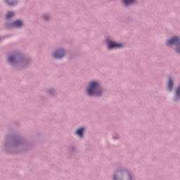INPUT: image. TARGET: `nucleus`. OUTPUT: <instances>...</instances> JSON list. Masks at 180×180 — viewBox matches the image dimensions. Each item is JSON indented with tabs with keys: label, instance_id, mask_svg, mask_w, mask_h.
<instances>
[{
	"label": "nucleus",
	"instance_id": "1",
	"mask_svg": "<svg viewBox=\"0 0 180 180\" xmlns=\"http://www.w3.org/2000/svg\"><path fill=\"white\" fill-rule=\"evenodd\" d=\"M88 95L90 96L96 95V96H101L102 94V89L96 81L91 82L89 88L86 89Z\"/></svg>",
	"mask_w": 180,
	"mask_h": 180
},
{
	"label": "nucleus",
	"instance_id": "2",
	"mask_svg": "<svg viewBox=\"0 0 180 180\" xmlns=\"http://www.w3.org/2000/svg\"><path fill=\"white\" fill-rule=\"evenodd\" d=\"M176 51L180 54V42H179V38L176 37H172L170 40L167 41V46H172V44H176Z\"/></svg>",
	"mask_w": 180,
	"mask_h": 180
},
{
	"label": "nucleus",
	"instance_id": "3",
	"mask_svg": "<svg viewBox=\"0 0 180 180\" xmlns=\"http://www.w3.org/2000/svg\"><path fill=\"white\" fill-rule=\"evenodd\" d=\"M106 43H108V49L110 50L112 49H120V48L123 47V44H117L116 42L109 41L108 40H106Z\"/></svg>",
	"mask_w": 180,
	"mask_h": 180
},
{
	"label": "nucleus",
	"instance_id": "4",
	"mask_svg": "<svg viewBox=\"0 0 180 180\" xmlns=\"http://www.w3.org/2000/svg\"><path fill=\"white\" fill-rule=\"evenodd\" d=\"M64 54H65L64 50L59 49L53 53V57H54V58H63V57H64Z\"/></svg>",
	"mask_w": 180,
	"mask_h": 180
},
{
	"label": "nucleus",
	"instance_id": "5",
	"mask_svg": "<svg viewBox=\"0 0 180 180\" xmlns=\"http://www.w3.org/2000/svg\"><path fill=\"white\" fill-rule=\"evenodd\" d=\"M23 25V22L20 20H16L14 22H13L12 26L14 27H22V25Z\"/></svg>",
	"mask_w": 180,
	"mask_h": 180
},
{
	"label": "nucleus",
	"instance_id": "6",
	"mask_svg": "<svg viewBox=\"0 0 180 180\" xmlns=\"http://www.w3.org/2000/svg\"><path fill=\"white\" fill-rule=\"evenodd\" d=\"M76 134L79 135V137H83L84 136V127L79 128L77 130Z\"/></svg>",
	"mask_w": 180,
	"mask_h": 180
},
{
	"label": "nucleus",
	"instance_id": "7",
	"mask_svg": "<svg viewBox=\"0 0 180 180\" xmlns=\"http://www.w3.org/2000/svg\"><path fill=\"white\" fill-rule=\"evenodd\" d=\"M13 16H15V13L8 12V13H7L6 18V19H11V18H13Z\"/></svg>",
	"mask_w": 180,
	"mask_h": 180
},
{
	"label": "nucleus",
	"instance_id": "8",
	"mask_svg": "<svg viewBox=\"0 0 180 180\" xmlns=\"http://www.w3.org/2000/svg\"><path fill=\"white\" fill-rule=\"evenodd\" d=\"M6 4H8V5H10L11 6H12V5H15V4H16V1L15 0H6Z\"/></svg>",
	"mask_w": 180,
	"mask_h": 180
},
{
	"label": "nucleus",
	"instance_id": "9",
	"mask_svg": "<svg viewBox=\"0 0 180 180\" xmlns=\"http://www.w3.org/2000/svg\"><path fill=\"white\" fill-rule=\"evenodd\" d=\"M172 86H174V83L172 82V80L170 79L168 82V89H169V91H172Z\"/></svg>",
	"mask_w": 180,
	"mask_h": 180
},
{
	"label": "nucleus",
	"instance_id": "10",
	"mask_svg": "<svg viewBox=\"0 0 180 180\" xmlns=\"http://www.w3.org/2000/svg\"><path fill=\"white\" fill-rule=\"evenodd\" d=\"M123 2L124 5H130V4H133L134 2V0H123Z\"/></svg>",
	"mask_w": 180,
	"mask_h": 180
},
{
	"label": "nucleus",
	"instance_id": "11",
	"mask_svg": "<svg viewBox=\"0 0 180 180\" xmlns=\"http://www.w3.org/2000/svg\"><path fill=\"white\" fill-rule=\"evenodd\" d=\"M9 63H15V58L13 56H10L8 58Z\"/></svg>",
	"mask_w": 180,
	"mask_h": 180
},
{
	"label": "nucleus",
	"instance_id": "12",
	"mask_svg": "<svg viewBox=\"0 0 180 180\" xmlns=\"http://www.w3.org/2000/svg\"><path fill=\"white\" fill-rule=\"evenodd\" d=\"M176 96L180 97V87H178L176 89Z\"/></svg>",
	"mask_w": 180,
	"mask_h": 180
},
{
	"label": "nucleus",
	"instance_id": "13",
	"mask_svg": "<svg viewBox=\"0 0 180 180\" xmlns=\"http://www.w3.org/2000/svg\"><path fill=\"white\" fill-rule=\"evenodd\" d=\"M44 19H45V20H49V15H44Z\"/></svg>",
	"mask_w": 180,
	"mask_h": 180
},
{
	"label": "nucleus",
	"instance_id": "14",
	"mask_svg": "<svg viewBox=\"0 0 180 180\" xmlns=\"http://www.w3.org/2000/svg\"><path fill=\"white\" fill-rule=\"evenodd\" d=\"M114 179L117 180V178L116 177V175H114Z\"/></svg>",
	"mask_w": 180,
	"mask_h": 180
}]
</instances>
